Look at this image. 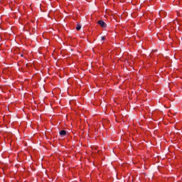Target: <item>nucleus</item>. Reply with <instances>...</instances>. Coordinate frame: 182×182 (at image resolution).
<instances>
[{
	"label": "nucleus",
	"instance_id": "1",
	"mask_svg": "<svg viewBox=\"0 0 182 182\" xmlns=\"http://www.w3.org/2000/svg\"><path fill=\"white\" fill-rule=\"evenodd\" d=\"M98 25H100V26L102 28H107V25L106 24V23H105V21L100 20L97 22Z\"/></svg>",
	"mask_w": 182,
	"mask_h": 182
},
{
	"label": "nucleus",
	"instance_id": "2",
	"mask_svg": "<svg viewBox=\"0 0 182 182\" xmlns=\"http://www.w3.org/2000/svg\"><path fill=\"white\" fill-rule=\"evenodd\" d=\"M66 133L65 130H61L60 132V136H61V137H65V136H66Z\"/></svg>",
	"mask_w": 182,
	"mask_h": 182
},
{
	"label": "nucleus",
	"instance_id": "3",
	"mask_svg": "<svg viewBox=\"0 0 182 182\" xmlns=\"http://www.w3.org/2000/svg\"><path fill=\"white\" fill-rule=\"evenodd\" d=\"M80 29H82V26L80 24H77L76 30L80 31Z\"/></svg>",
	"mask_w": 182,
	"mask_h": 182
},
{
	"label": "nucleus",
	"instance_id": "4",
	"mask_svg": "<svg viewBox=\"0 0 182 182\" xmlns=\"http://www.w3.org/2000/svg\"><path fill=\"white\" fill-rule=\"evenodd\" d=\"M105 37H102L101 38V41H105Z\"/></svg>",
	"mask_w": 182,
	"mask_h": 182
}]
</instances>
